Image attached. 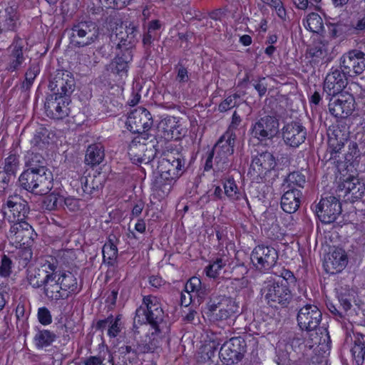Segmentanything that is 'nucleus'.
<instances>
[{"mask_svg": "<svg viewBox=\"0 0 365 365\" xmlns=\"http://www.w3.org/2000/svg\"><path fill=\"white\" fill-rule=\"evenodd\" d=\"M145 307L140 306L135 311L133 329L134 334H138V324H149L155 330L146 335L136 344L138 354L154 353L160 347L158 336L169 331V327L164 320L165 314L159 299L153 295L145 296L143 299Z\"/></svg>", "mask_w": 365, "mask_h": 365, "instance_id": "1", "label": "nucleus"}, {"mask_svg": "<svg viewBox=\"0 0 365 365\" xmlns=\"http://www.w3.org/2000/svg\"><path fill=\"white\" fill-rule=\"evenodd\" d=\"M185 159L180 153L168 155L163 159L158 167V175L153 182L156 190H160L163 194H168L173 184L185 171Z\"/></svg>", "mask_w": 365, "mask_h": 365, "instance_id": "2", "label": "nucleus"}, {"mask_svg": "<svg viewBox=\"0 0 365 365\" xmlns=\"http://www.w3.org/2000/svg\"><path fill=\"white\" fill-rule=\"evenodd\" d=\"M99 35V27L96 22L80 21L71 29L70 43L74 48L86 47L98 41Z\"/></svg>", "mask_w": 365, "mask_h": 365, "instance_id": "3", "label": "nucleus"}, {"mask_svg": "<svg viewBox=\"0 0 365 365\" xmlns=\"http://www.w3.org/2000/svg\"><path fill=\"white\" fill-rule=\"evenodd\" d=\"M238 304L231 297L220 295L211 298L207 303V315L214 322H224L239 312Z\"/></svg>", "mask_w": 365, "mask_h": 365, "instance_id": "4", "label": "nucleus"}, {"mask_svg": "<svg viewBox=\"0 0 365 365\" xmlns=\"http://www.w3.org/2000/svg\"><path fill=\"white\" fill-rule=\"evenodd\" d=\"M322 314L314 304H306L301 307L297 313V320L299 328L309 334L311 340L315 344L320 343L318 340V332L321 331L319 324Z\"/></svg>", "mask_w": 365, "mask_h": 365, "instance_id": "5", "label": "nucleus"}, {"mask_svg": "<svg viewBox=\"0 0 365 365\" xmlns=\"http://www.w3.org/2000/svg\"><path fill=\"white\" fill-rule=\"evenodd\" d=\"M261 292L271 307L279 305L281 307H287L292 299V292L285 280L265 282Z\"/></svg>", "mask_w": 365, "mask_h": 365, "instance_id": "6", "label": "nucleus"}, {"mask_svg": "<svg viewBox=\"0 0 365 365\" xmlns=\"http://www.w3.org/2000/svg\"><path fill=\"white\" fill-rule=\"evenodd\" d=\"M236 134L228 129L217 140L213 150L216 153L215 165L217 171H223L229 166L228 158L234 153Z\"/></svg>", "mask_w": 365, "mask_h": 365, "instance_id": "7", "label": "nucleus"}, {"mask_svg": "<svg viewBox=\"0 0 365 365\" xmlns=\"http://www.w3.org/2000/svg\"><path fill=\"white\" fill-rule=\"evenodd\" d=\"M277 162L272 153L262 151L252 156L247 175L255 181L262 180L268 173L274 169Z\"/></svg>", "mask_w": 365, "mask_h": 365, "instance_id": "8", "label": "nucleus"}, {"mask_svg": "<svg viewBox=\"0 0 365 365\" xmlns=\"http://www.w3.org/2000/svg\"><path fill=\"white\" fill-rule=\"evenodd\" d=\"M247 351L244 339L233 337L225 342L219 351V357L224 364L232 365L240 361Z\"/></svg>", "mask_w": 365, "mask_h": 365, "instance_id": "9", "label": "nucleus"}, {"mask_svg": "<svg viewBox=\"0 0 365 365\" xmlns=\"http://www.w3.org/2000/svg\"><path fill=\"white\" fill-rule=\"evenodd\" d=\"M250 259L257 269L267 272L276 264L278 252L272 247L259 245L252 250Z\"/></svg>", "mask_w": 365, "mask_h": 365, "instance_id": "10", "label": "nucleus"}, {"mask_svg": "<svg viewBox=\"0 0 365 365\" xmlns=\"http://www.w3.org/2000/svg\"><path fill=\"white\" fill-rule=\"evenodd\" d=\"M76 86L73 74L68 71L58 70L49 82L48 88L53 92L51 95L61 98H71Z\"/></svg>", "mask_w": 365, "mask_h": 365, "instance_id": "11", "label": "nucleus"}, {"mask_svg": "<svg viewBox=\"0 0 365 365\" xmlns=\"http://www.w3.org/2000/svg\"><path fill=\"white\" fill-rule=\"evenodd\" d=\"M148 137L137 136L129 145L128 153L138 163H148L152 161L156 156L158 149L156 145L151 143H145V141Z\"/></svg>", "mask_w": 365, "mask_h": 365, "instance_id": "12", "label": "nucleus"}, {"mask_svg": "<svg viewBox=\"0 0 365 365\" xmlns=\"http://www.w3.org/2000/svg\"><path fill=\"white\" fill-rule=\"evenodd\" d=\"M36 236L33 227L25 220L11 225L7 234L8 238L16 247H31Z\"/></svg>", "mask_w": 365, "mask_h": 365, "instance_id": "13", "label": "nucleus"}, {"mask_svg": "<svg viewBox=\"0 0 365 365\" xmlns=\"http://www.w3.org/2000/svg\"><path fill=\"white\" fill-rule=\"evenodd\" d=\"M153 120L150 112L145 108L139 107L132 110L126 121L128 129L133 133L140 134L138 136L143 135L148 137L145 131L152 125Z\"/></svg>", "mask_w": 365, "mask_h": 365, "instance_id": "14", "label": "nucleus"}, {"mask_svg": "<svg viewBox=\"0 0 365 365\" xmlns=\"http://www.w3.org/2000/svg\"><path fill=\"white\" fill-rule=\"evenodd\" d=\"M340 69L349 77L356 76L365 70V53L359 50H351L340 58Z\"/></svg>", "mask_w": 365, "mask_h": 365, "instance_id": "15", "label": "nucleus"}, {"mask_svg": "<svg viewBox=\"0 0 365 365\" xmlns=\"http://www.w3.org/2000/svg\"><path fill=\"white\" fill-rule=\"evenodd\" d=\"M316 212L322 223L334 222L341 213L339 200L334 195L322 197L317 205Z\"/></svg>", "mask_w": 365, "mask_h": 365, "instance_id": "16", "label": "nucleus"}, {"mask_svg": "<svg viewBox=\"0 0 365 365\" xmlns=\"http://www.w3.org/2000/svg\"><path fill=\"white\" fill-rule=\"evenodd\" d=\"M279 131V120L274 116L265 115L257 120L251 128L253 138L262 142L272 140Z\"/></svg>", "mask_w": 365, "mask_h": 365, "instance_id": "17", "label": "nucleus"}, {"mask_svg": "<svg viewBox=\"0 0 365 365\" xmlns=\"http://www.w3.org/2000/svg\"><path fill=\"white\" fill-rule=\"evenodd\" d=\"M326 98L329 101V110L330 113L337 118H346L354 110L355 100L351 94L343 93Z\"/></svg>", "mask_w": 365, "mask_h": 365, "instance_id": "18", "label": "nucleus"}, {"mask_svg": "<svg viewBox=\"0 0 365 365\" xmlns=\"http://www.w3.org/2000/svg\"><path fill=\"white\" fill-rule=\"evenodd\" d=\"M71 101V98L66 97L63 98L55 95H48L44 104L46 115L55 120L65 118L69 115L68 106Z\"/></svg>", "mask_w": 365, "mask_h": 365, "instance_id": "19", "label": "nucleus"}, {"mask_svg": "<svg viewBox=\"0 0 365 365\" xmlns=\"http://www.w3.org/2000/svg\"><path fill=\"white\" fill-rule=\"evenodd\" d=\"M347 76L341 69H332L324 81V93L326 98L343 93L342 91L347 85Z\"/></svg>", "mask_w": 365, "mask_h": 365, "instance_id": "20", "label": "nucleus"}, {"mask_svg": "<svg viewBox=\"0 0 365 365\" xmlns=\"http://www.w3.org/2000/svg\"><path fill=\"white\" fill-rule=\"evenodd\" d=\"M284 143L292 148H297L307 138V130L299 122L292 121L284 125L282 130Z\"/></svg>", "mask_w": 365, "mask_h": 365, "instance_id": "21", "label": "nucleus"}, {"mask_svg": "<svg viewBox=\"0 0 365 365\" xmlns=\"http://www.w3.org/2000/svg\"><path fill=\"white\" fill-rule=\"evenodd\" d=\"M133 56V54L128 50L123 52L118 51L115 58L106 66L107 71L120 78L127 77Z\"/></svg>", "mask_w": 365, "mask_h": 365, "instance_id": "22", "label": "nucleus"}, {"mask_svg": "<svg viewBox=\"0 0 365 365\" xmlns=\"http://www.w3.org/2000/svg\"><path fill=\"white\" fill-rule=\"evenodd\" d=\"M329 152L330 157L329 160H336L341 150L344 148L345 143L349 138V132L345 127L336 126L331 133H329Z\"/></svg>", "mask_w": 365, "mask_h": 365, "instance_id": "23", "label": "nucleus"}, {"mask_svg": "<svg viewBox=\"0 0 365 365\" xmlns=\"http://www.w3.org/2000/svg\"><path fill=\"white\" fill-rule=\"evenodd\" d=\"M348 262L345 251L341 248H336L330 252L324 262L327 273L334 274L341 272Z\"/></svg>", "mask_w": 365, "mask_h": 365, "instance_id": "24", "label": "nucleus"}, {"mask_svg": "<svg viewBox=\"0 0 365 365\" xmlns=\"http://www.w3.org/2000/svg\"><path fill=\"white\" fill-rule=\"evenodd\" d=\"M344 190L347 200L355 201L361 199L365 192V185L358 178L351 176L347 178L339 185V192Z\"/></svg>", "mask_w": 365, "mask_h": 365, "instance_id": "25", "label": "nucleus"}, {"mask_svg": "<svg viewBox=\"0 0 365 365\" xmlns=\"http://www.w3.org/2000/svg\"><path fill=\"white\" fill-rule=\"evenodd\" d=\"M6 207L12 213L16 222L24 221L27 217L30 208L28 202L18 195H9L3 207Z\"/></svg>", "mask_w": 365, "mask_h": 365, "instance_id": "26", "label": "nucleus"}, {"mask_svg": "<svg viewBox=\"0 0 365 365\" xmlns=\"http://www.w3.org/2000/svg\"><path fill=\"white\" fill-rule=\"evenodd\" d=\"M24 48V41L19 37L15 38L13 43L9 47V63L7 66L9 71L13 72L18 70L25 61Z\"/></svg>", "mask_w": 365, "mask_h": 365, "instance_id": "27", "label": "nucleus"}, {"mask_svg": "<svg viewBox=\"0 0 365 365\" xmlns=\"http://www.w3.org/2000/svg\"><path fill=\"white\" fill-rule=\"evenodd\" d=\"M26 279L33 288L37 289L48 281L55 280V274H49L48 270L38 267H29L26 270Z\"/></svg>", "mask_w": 365, "mask_h": 365, "instance_id": "28", "label": "nucleus"}, {"mask_svg": "<svg viewBox=\"0 0 365 365\" xmlns=\"http://www.w3.org/2000/svg\"><path fill=\"white\" fill-rule=\"evenodd\" d=\"M104 178L100 175L81 178V183L84 195L93 197L98 196L103 187Z\"/></svg>", "mask_w": 365, "mask_h": 365, "instance_id": "29", "label": "nucleus"}, {"mask_svg": "<svg viewBox=\"0 0 365 365\" xmlns=\"http://www.w3.org/2000/svg\"><path fill=\"white\" fill-rule=\"evenodd\" d=\"M284 194L281 197V207L287 213L295 212L300 205V199L302 192L299 190H283Z\"/></svg>", "mask_w": 365, "mask_h": 365, "instance_id": "30", "label": "nucleus"}, {"mask_svg": "<svg viewBox=\"0 0 365 365\" xmlns=\"http://www.w3.org/2000/svg\"><path fill=\"white\" fill-rule=\"evenodd\" d=\"M53 186V174L50 170L38 172L34 183L35 191L32 193L38 195L48 194Z\"/></svg>", "mask_w": 365, "mask_h": 365, "instance_id": "31", "label": "nucleus"}, {"mask_svg": "<svg viewBox=\"0 0 365 365\" xmlns=\"http://www.w3.org/2000/svg\"><path fill=\"white\" fill-rule=\"evenodd\" d=\"M105 158L104 148L101 143L90 145L86 153L85 163L91 166L101 163Z\"/></svg>", "mask_w": 365, "mask_h": 365, "instance_id": "32", "label": "nucleus"}, {"mask_svg": "<svg viewBox=\"0 0 365 365\" xmlns=\"http://www.w3.org/2000/svg\"><path fill=\"white\" fill-rule=\"evenodd\" d=\"M25 166L27 170L42 172L49 170L46 168V161L39 153H27L25 156Z\"/></svg>", "mask_w": 365, "mask_h": 365, "instance_id": "33", "label": "nucleus"}, {"mask_svg": "<svg viewBox=\"0 0 365 365\" xmlns=\"http://www.w3.org/2000/svg\"><path fill=\"white\" fill-rule=\"evenodd\" d=\"M126 33L123 31V26L113 31L110 34V41L113 44L116 45V49L119 51H130L132 53L133 52V44H128L126 38Z\"/></svg>", "mask_w": 365, "mask_h": 365, "instance_id": "34", "label": "nucleus"}, {"mask_svg": "<svg viewBox=\"0 0 365 365\" xmlns=\"http://www.w3.org/2000/svg\"><path fill=\"white\" fill-rule=\"evenodd\" d=\"M351 351L356 364L363 365L365 361V335H354V346Z\"/></svg>", "mask_w": 365, "mask_h": 365, "instance_id": "35", "label": "nucleus"}, {"mask_svg": "<svg viewBox=\"0 0 365 365\" xmlns=\"http://www.w3.org/2000/svg\"><path fill=\"white\" fill-rule=\"evenodd\" d=\"M117 238L114 235H110L108 237V242L103 247V261L107 262L109 265H113V262L118 257V248L115 242Z\"/></svg>", "mask_w": 365, "mask_h": 365, "instance_id": "36", "label": "nucleus"}, {"mask_svg": "<svg viewBox=\"0 0 365 365\" xmlns=\"http://www.w3.org/2000/svg\"><path fill=\"white\" fill-rule=\"evenodd\" d=\"M57 338L56 334L48 329H38L34 340L37 349L49 346Z\"/></svg>", "mask_w": 365, "mask_h": 365, "instance_id": "37", "label": "nucleus"}, {"mask_svg": "<svg viewBox=\"0 0 365 365\" xmlns=\"http://www.w3.org/2000/svg\"><path fill=\"white\" fill-rule=\"evenodd\" d=\"M305 183L306 178L303 174L298 171L292 172L284 179L282 188L283 190H298L297 187H304Z\"/></svg>", "mask_w": 365, "mask_h": 365, "instance_id": "38", "label": "nucleus"}, {"mask_svg": "<svg viewBox=\"0 0 365 365\" xmlns=\"http://www.w3.org/2000/svg\"><path fill=\"white\" fill-rule=\"evenodd\" d=\"M57 277H61L59 283L63 291L68 292V294L78 293L80 289L78 287L77 279L70 272L58 274Z\"/></svg>", "mask_w": 365, "mask_h": 365, "instance_id": "39", "label": "nucleus"}, {"mask_svg": "<svg viewBox=\"0 0 365 365\" xmlns=\"http://www.w3.org/2000/svg\"><path fill=\"white\" fill-rule=\"evenodd\" d=\"M159 128L163 130L165 138H178V125L175 118L168 117L162 120L159 124Z\"/></svg>", "mask_w": 365, "mask_h": 365, "instance_id": "40", "label": "nucleus"}, {"mask_svg": "<svg viewBox=\"0 0 365 365\" xmlns=\"http://www.w3.org/2000/svg\"><path fill=\"white\" fill-rule=\"evenodd\" d=\"M185 289L190 294V298L193 297L203 298L206 294V289L202 287L200 279L197 277H191L186 283Z\"/></svg>", "mask_w": 365, "mask_h": 365, "instance_id": "41", "label": "nucleus"}, {"mask_svg": "<svg viewBox=\"0 0 365 365\" xmlns=\"http://www.w3.org/2000/svg\"><path fill=\"white\" fill-rule=\"evenodd\" d=\"M61 277H56L55 280L48 281L43 285L44 294L46 296L53 300H58L64 298L63 294L61 293V286L59 280Z\"/></svg>", "mask_w": 365, "mask_h": 365, "instance_id": "42", "label": "nucleus"}, {"mask_svg": "<svg viewBox=\"0 0 365 365\" xmlns=\"http://www.w3.org/2000/svg\"><path fill=\"white\" fill-rule=\"evenodd\" d=\"M38 175V172L25 170L19 178L20 187L32 193L35 191L34 183Z\"/></svg>", "mask_w": 365, "mask_h": 365, "instance_id": "43", "label": "nucleus"}, {"mask_svg": "<svg viewBox=\"0 0 365 365\" xmlns=\"http://www.w3.org/2000/svg\"><path fill=\"white\" fill-rule=\"evenodd\" d=\"M64 197L56 193H51L44 197L42 201V208L48 211L56 210L63 207Z\"/></svg>", "mask_w": 365, "mask_h": 365, "instance_id": "44", "label": "nucleus"}, {"mask_svg": "<svg viewBox=\"0 0 365 365\" xmlns=\"http://www.w3.org/2000/svg\"><path fill=\"white\" fill-rule=\"evenodd\" d=\"M223 187L225 195L230 200L236 201L240 199L242 194L232 177H229L224 180Z\"/></svg>", "mask_w": 365, "mask_h": 365, "instance_id": "45", "label": "nucleus"}, {"mask_svg": "<svg viewBox=\"0 0 365 365\" xmlns=\"http://www.w3.org/2000/svg\"><path fill=\"white\" fill-rule=\"evenodd\" d=\"M19 164V161L18 157L14 154H11L5 159L4 166L1 171L14 180Z\"/></svg>", "mask_w": 365, "mask_h": 365, "instance_id": "46", "label": "nucleus"}, {"mask_svg": "<svg viewBox=\"0 0 365 365\" xmlns=\"http://www.w3.org/2000/svg\"><path fill=\"white\" fill-rule=\"evenodd\" d=\"M19 20L18 14L13 7H9L5 9V15L3 26L6 31H13L16 29Z\"/></svg>", "mask_w": 365, "mask_h": 365, "instance_id": "47", "label": "nucleus"}, {"mask_svg": "<svg viewBox=\"0 0 365 365\" xmlns=\"http://www.w3.org/2000/svg\"><path fill=\"white\" fill-rule=\"evenodd\" d=\"M123 31L126 33L125 36L128 44H133L135 46V43L138 41V24L132 21H125Z\"/></svg>", "mask_w": 365, "mask_h": 365, "instance_id": "48", "label": "nucleus"}, {"mask_svg": "<svg viewBox=\"0 0 365 365\" xmlns=\"http://www.w3.org/2000/svg\"><path fill=\"white\" fill-rule=\"evenodd\" d=\"M307 29L313 32L319 34L323 30V21L322 17L317 13H311L308 15Z\"/></svg>", "mask_w": 365, "mask_h": 365, "instance_id": "49", "label": "nucleus"}, {"mask_svg": "<svg viewBox=\"0 0 365 365\" xmlns=\"http://www.w3.org/2000/svg\"><path fill=\"white\" fill-rule=\"evenodd\" d=\"M13 262L6 255L1 256L0 261V277L8 278L12 273Z\"/></svg>", "mask_w": 365, "mask_h": 365, "instance_id": "50", "label": "nucleus"}, {"mask_svg": "<svg viewBox=\"0 0 365 365\" xmlns=\"http://www.w3.org/2000/svg\"><path fill=\"white\" fill-rule=\"evenodd\" d=\"M240 96L238 93H234L227 96L218 106L220 112H225L238 105V100Z\"/></svg>", "mask_w": 365, "mask_h": 365, "instance_id": "51", "label": "nucleus"}, {"mask_svg": "<svg viewBox=\"0 0 365 365\" xmlns=\"http://www.w3.org/2000/svg\"><path fill=\"white\" fill-rule=\"evenodd\" d=\"M226 263L221 258H217L212 264L205 268L206 274L209 277H216L218 272L225 266Z\"/></svg>", "mask_w": 365, "mask_h": 365, "instance_id": "52", "label": "nucleus"}, {"mask_svg": "<svg viewBox=\"0 0 365 365\" xmlns=\"http://www.w3.org/2000/svg\"><path fill=\"white\" fill-rule=\"evenodd\" d=\"M122 315L118 314L115 318L112 316V322L109 325L108 334L110 337H115L121 330Z\"/></svg>", "mask_w": 365, "mask_h": 365, "instance_id": "53", "label": "nucleus"}, {"mask_svg": "<svg viewBox=\"0 0 365 365\" xmlns=\"http://www.w3.org/2000/svg\"><path fill=\"white\" fill-rule=\"evenodd\" d=\"M38 319L43 325H48L52 322L50 311L46 307H41L38 310Z\"/></svg>", "mask_w": 365, "mask_h": 365, "instance_id": "54", "label": "nucleus"}, {"mask_svg": "<svg viewBox=\"0 0 365 365\" xmlns=\"http://www.w3.org/2000/svg\"><path fill=\"white\" fill-rule=\"evenodd\" d=\"M13 180V178L0 170V196L6 192Z\"/></svg>", "mask_w": 365, "mask_h": 365, "instance_id": "55", "label": "nucleus"}, {"mask_svg": "<svg viewBox=\"0 0 365 365\" xmlns=\"http://www.w3.org/2000/svg\"><path fill=\"white\" fill-rule=\"evenodd\" d=\"M309 53L311 57L316 59H324L327 55V51L324 45H320L311 48Z\"/></svg>", "mask_w": 365, "mask_h": 365, "instance_id": "56", "label": "nucleus"}, {"mask_svg": "<svg viewBox=\"0 0 365 365\" xmlns=\"http://www.w3.org/2000/svg\"><path fill=\"white\" fill-rule=\"evenodd\" d=\"M216 155V153L215 152V150L212 149L206 153L205 155L204 156L205 158V164H204V170L205 171H209L211 169H215V165L213 164V159L215 160V157Z\"/></svg>", "mask_w": 365, "mask_h": 365, "instance_id": "57", "label": "nucleus"}, {"mask_svg": "<svg viewBox=\"0 0 365 365\" xmlns=\"http://www.w3.org/2000/svg\"><path fill=\"white\" fill-rule=\"evenodd\" d=\"M253 87L258 92L259 96L265 95L267 90V84L265 83V78H261L258 81H252Z\"/></svg>", "mask_w": 365, "mask_h": 365, "instance_id": "58", "label": "nucleus"}, {"mask_svg": "<svg viewBox=\"0 0 365 365\" xmlns=\"http://www.w3.org/2000/svg\"><path fill=\"white\" fill-rule=\"evenodd\" d=\"M39 71L40 69L38 65H31L27 71L26 72L25 80L27 81L29 83L30 82L33 84L35 78L39 73Z\"/></svg>", "mask_w": 365, "mask_h": 365, "instance_id": "59", "label": "nucleus"}, {"mask_svg": "<svg viewBox=\"0 0 365 365\" xmlns=\"http://www.w3.org/2000/svg\"><path fill=\"white\" fill-rule=\"evenodd\" d=\"M349 151L346 154V159L349 161L351 160L354 158H357L359 155V150L358 145L356 142H350L349 145Z\"/></svg>", "mask_w": 365, "mask_h": 365, "instance_id": "60", "label": "nucleus"}, {"mask_svg": "<svg viewBox=\"0 0 365 365\" xmlns=\"http://www.w3.org/2000/svg\"><path fill=\"white\" fill-rule=\"evenodd\" d=\"M329 31L330 35L333 38L338 37L341 36L344 32L343 25L341 24H330V26H329Z\"/></svg>", "mask_w": 365, "mask_h": 365, "instance_id": "61", "label": "nucleus"}, {"mask_svg": "<svg viewBox=\"0 0 365 365\" xmlns=\"http://www.w3.org/2000/svg\"><path fill=\"white\" fill-rule=\"evenodd\" d=\"M57 264L53 259H51V261L46 260L45 263L42 266V269H46L48 271L49 274H55V279L58 275V272L56 271Z\"/></svg>", "mask_w": 365, "mask_h": 365, "instance_id": "62", "label": "nucleus"}, {"mask_svg": "<svg viewBox=\"0 0 365 365\" xmlns=\"http://www.w3.org/2000/svg\"><path fill=\"white\" fill-rule=\"evenodd\" d=\"M156 33L153 32L152 31L148 29V31L144 34L143 38V43L144 46L150 47L153 43V41L156 38Z\"/></svg>", "mask_w": 365, "mask_h": 365, "instance_id": "63", "label": "nucleus"}, {"mask_svg": "<svg viewBox=\"0 0 365 365\" xmlns=\"http://www.w3.org/2000/svg\"><path fill=\"white\" fill-rule=\"evenodd\" d=\"M29 247L24 246V248L21 249L19 252V257L24 259L26 264L31 259L33 255L32 251Z\"/></svg>", "mask_w": 365, "mask_h": 365, "instance_id": "64", "label": "nucleus"}]
</instances>
